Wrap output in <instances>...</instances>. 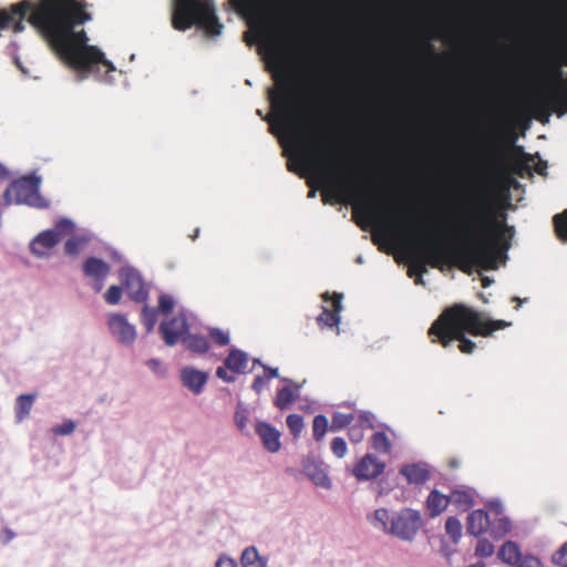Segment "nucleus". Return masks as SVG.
I'll return each mask as SVG.
<instances>
[{
	"label": "nucleus",
	"mask_w": 567,
	"mask_h": 567,
	"mask_svg": "<svg viewBox=\"0 0 567 567\" xmlns=\"http://www.w3.org/2000/svg\"><path fill=\"white\" fill-rule=\"evenodd\" d=\"M342 293L333 292L332 296H330L329 292H326L322 295L323 301H328L331 299L332 302V309H328L326 307L322 308L321 313L317 317V321L319 326L332 328L337 327L340 323V312L342 310Z\"/></svg>",
	"instance_id": "f8f14e48"
},
{
	"label": "nucleus",
	"mask_w": 567,
	"mask_h": 567,
	"mask_svg": "<svg viewBox=\"0 0 567 567\" xmlns=\"http://www.w3.org/2000/svg\"><path fill=\"white\" fill-rule=\"evenodd\" d=\"M159 333L166 346H175L188 331V322L185 315L179 313L159 324Z\"/></svg>",
	"instance_id": "1a4fd4ad"
},
{
	"label": "nucleus",
	"mask_w": 567,
	"mask_h": 567,
	"mask_svg": "<svg viewBox=\"0 0 567 567\" xmlns=\"http://www.w3.org/2000/svg\"><path fill=\"white\" fill-rule=\"evenodd\" d=\"M357 224L362 228V229H365V226L363 225V223L361 220H358Z\"/></svg>",
	"instance_id": "680f3d73"
},
{
	"label": "nucleus",
	"mask_w": 567,
	"mask_h": 567,
	"mask_svg": "<svg viewBox=\"0 0 567 567\" xmlns=\"http://www.w3.org/2000/svg\"><path fill=\"white\" fill-rule=\"evenodd\" d=\"M349 439L353 443H359L363 440V430L361 426H351L348 432Z\"/></svg>",
	"instance_id": "a18cd8bd"
},
{
	"label": "nucleus",
	"mask_w": 567,
	"mask_h": 567,
	"mask_svg": "<svg viewBox=\"0 0 567 567\" xmlns=\"http://www.w3.org/2000/svg\"><path fill=\"white\" fill-rule=\"evenodd\" d=\"M7 169L2 165H0V178L7 177Z\"/></svg>",
	"instance_id": "4d7b16f0"
},
{
	"label": "nucleus",
	"mask_w": 567,
	"mask_h": 567,
	"mask_svg": "<svg viewBox=\"0 0 567 567\" xmlns=\"http://www.w3.org/2000/svg\"><path fill=\"white\" fill-rule=\"evenodd\" d=\"M288 169H289L290 172H296V169L293 168V166H292V164H291V163H289V164H288Z\"/></svg>",
	"instance_id": "052dcab7"
},
{
	"label": "nucleus",
	"mask_w": 567,
	"mask_h": 567,
	"mask_svg": "<svg viewBox=\"0 0 567 567\" xmlns=\"http://www.w3.org/2000/svg\"><path fill=\"white\" fill-rule=\"evenodd\" d=\"M328 429H329V422H328V419L323 414H318L313 417L312 433H313V439L317 442H320L324 437Z\"/></svg>",
	"instance_id": "c85d7f7f"
},
{
	"label": "nucleus",
	"mask_w": 567,
	"mask_h": 567,
	"mask_svg": "<svg viewBox=\"0 0 567 567\" xmlns=\"http://www.w3.org/2000/svg\"><path fill=\"white\" fill-rule=\"evenodd\" d=\"M449 504V495H444L437 489H433L426 498V508L431 517L441 515L446 509Z\"/></svg>",
	"instance_id": "aec40b11"
},
{
	"label": "nucleus",
	"mask_w": 567,
	"mask_h": 567,
	"mask_svg": "<svg viewBox=\"0 0 567 567\" xmlns=\"http://www.w3.org/2000/svg\"><path fill=\"white\" fill-rule=\"evenodd\" d=\"M209 337L214 340V342L218 346H227L229 343V334L228 332L213 328L209 330Z\"/></svg>",
	"instance_id": "4c0bfd02"
},
{
	"label": "nucleus",
	"mask_w": 567,
	"mask_h": 567,
	"mask_svg": "<svg viewBox=\"0 0 567 567\" xmlns=\"http://www.w3.org/2000/svg\"><path fill=\"white\" fill-rule=\"evenodd\" d=\"M384 462L380 461L373 454H365L354 465L352 474L358 481H369L381 475L384 472Z\"/></svg>",
	"instance_id": "9b49d317"
},
{
	"label": "nucleus",
	"mask_w": 567,
	"mask_h": 567,
	"mask_svg": "<svg viewBox=\"0 0 567 567\" xmlns=\"http://www.w3.org/2000/svg\"><path fill=\"white\" fill-rule=\"evenodd\" d=\"M497 556L503 563L515 567L523 558L519 546L512 540H507L502 545Z\"/></svg>",
	"instance_id": "4be33fe9"
},
{
	"label": "nucleus",
	"mask_w": 567,
	"mask_h": 567,
	"mask_svg": "<svg viewBox=\"0 0 567 567\" xmlns=\"http://www.w3.org/2000/svg\"><path fill=\"white\" fill-rule=\"evenodd\" d=\"M275 81L276 87L269 91L275 122L271 124V133H277L278 126L289 135L297 147L300 166L322 184L321 195L324 203L330 199L346 205L364 202V214L370 216L373 207L365 199L363 179L332 165L338 155L334 140L326 132L313 130L298 121L296 81L288 73L276 74Z\"/></svg>",
	"instance_id": "f257e3e1"
},
{
	"label": "nucleus",
	"mask_w": 567,
	"mask_h": 567,
	"mask_svg": "<svg viewBox=\"0 0 567 567\" xmlns=\"http://www.w3.org/2000/svg\"><path fill=\"white\" fill-rule=\"evenodd\" d=\"M174 300L168 295H161L158 298V311L167 315L173 311Z\"/></svg>",
	"instance_id": "a19ab883"
},
{
	"label": "nucleus",
	"mask_w": 567,
	"mask_h": 567,
	"mask_svg": "<svg viewBox=\"0 0 567 567\" xmlns=\"http://www.w3.org/2000/svg\"><path fill=\"white\" fill-rule=\"evenodd\" d=\"M216 567H237V564L231 558L220 557L216 563Z\"/></svg>",
	"instance_id": "8fccbe9b"
},
{
	"label": "nucleus",
	"mask_w": 567,
	"mask_h": 567,
	"mask_svg": "<svg viewBox=\"0 0 567 567\" xmlns=\"http://www.w3.org/2000/svg\"><path fill=\"white\" fill-rule=\"evenodd\" d=\"M445 530L446 534L451 537L452 542L457 544L462 537L461 522L454 516L449 517L445 522Z\"/></svg>",
	"instance_id": "7c9ffc66"
},
{
	"label": "nucleus",
	"mask_w": 567,
	"mask_h": 567,
	"mask_svg": "<svg viewBox=\"0 0 567 567\" xmlns=\"http://www.w3.org/2000/svg\"><path fill=\"white\" fill-rule=\"evenodd\" d=\"M474 496L473 488H455L450 493L449 501L458 512H466L474 505Z\"/></svg>",
	"instance_id": "6ab92c4d"
},
{
	"label": "nucleus",
	"mask_w": 567,
	"mask_h": 567,
	"mask_svg": "<svg viewBox=\"0 0 567 567\" xmlns=\"http://www.w3.org/2000/svg\"><path fill=\"white\" fill-rule=\"evenodd\" d=\"M353 414L336 412L332 415V422L330 429L332 431H340L348 426L353 421Z\"/></svg>",
	"instance_id": "473e14b6"
},
{
	"label": "nucleus",
	"mask_w": 567,
	"mask_h": 567,
	"mask_svg": "<svg viewBox=\"0 0 567 567\" xmlns=\"http://www.w3.org/2000/svg\"><path fill=\"white\" fill-rule=\"evenodd\" d=\"M511 324L509 321L489 319L484 312L466 305L455 303L442 311L427 333L432 342H437L443 348L450 347L453 341H458L460 351L471 354L476 343L468 339L466 333L486 338Z\"/></svg>",
	"instance_id": "7ed1b4c3"
},
{
	"label": "nucleus",
	"mask_w": 567,
	"mask_h": 567,
	"mask_svg": "<svg viewBox=\"0 0 567 567\" xmlns=\"http://www.w3.org/2000/svg\"><path fill=\"white\" fill-rule=\"evenodd\" d=\"M8 539L12 538V534H7Z\"/></svg>",
	"instance_id": "69168bd1"
},
{
	"label": "nucleus",
	"mask_w": 567,
	"mask_h": 567,
	"mask_svg": "<svg viewBox=\"0 0 567 567\" xmlns=\"http://www.w3.org/2000/svg\"><path fill=\"white\" fill-rule=\"evenodd\" d=\"M286 422L293 437H298L301 434L305 426L303 417L299 414H289L287 416Z\"/></svg>",
	"instance_id": "f704fd0d"
},
{
	"label": "nucleus",
	"mask_w": 567,
	"mask_h": 567,
	"mask_svg": "<svg viewBox=\"0 0 567 567\" xmlns=\"http://www.w3.org/2000/svg\"><path fill=\"white\" fill-rule=\"evenodd\" d=\"M120 278L127 295L135 301L146 300L148 291L141 275L133 268H123Z\"/></svg>",
	"instance_id": "9d476101"
},
{
	"label": "nucleus",
	"mask_w": 567,
	"mask_h": 567,
	"mask_svg": "<svg viewBox=\"0 0 567 567\" xmlns=\"http://www.w3.org/2000/svg\"><path fill=\"white\" fill-rule=\"evenodd\" d=\"M75 430V423L71 420L64 421L62 424L55 425L52 429L55 435H69Z\"/></svg>",
	"instance_id": "79ce46f5"
},
{
	"label": "nucleus",
	"mask_w": 567,
	"mask_h": 567,
	"mask_svg": "<svg viewBox=\"0 0 567 567\" xmlns=\"http://www.w3.org/2000/svg\"><path fill=\"white\" fill-rule=\"evenodd\" d=\"M111 271V267L104 260L96 257H89L83 264V272L86 277L94 280L96 292L103 288L104 279Z\"/></svg>",
	"instance_id": "4468645a"
},
{
	"label": "nucleus",
	"mask_w": 567,
	"mask_h": 567,
	"mask_svg": "<svg viewBox=\"0 0 567 567\" xmlns=\"http://www.w3.org/2000/svg\"><path fill=\"white\" fill-rule=\"evenodd\" d=\"M303 470L315 485L330 488L331 481L321 465L317 464L316 462H308L305 464Z\"/></svg>",
	"instance_id": "412c9836"
},
{
	"label": "nucleus",
	"mask_w": 567,
	"mask_h": 567,
	"mask_svg": "<svg viewBox=\"0 0 567 567\" xmlns=\"http://www.w3.org/2000/svg\"><path fill=\"white\" fill-rule=\"evenodd\" d=\"M466 235L475 239L474 244H462L454 247H444L440 244H421V258L413 259L408 270L409 277H415L416 285H423V275L427 271L426 265L443 269L449 265L462 272L471 275L475 268L494 270L497 268L498 248H508L504 243L507 233L513 235V227L499 220L485 196L472 202L462 215Z\"/></svg>",
	"instance_id": "f03ea898"
},
{
	"label": "nucleus",
	"mask_w": 567,
	"mask_h": 567,
	"mask_svg": "<svg viewBox=\"0 0 567 567\" xmlns=\"http://www.w3.org/2000/svg\"><path fill=\"white\" fill-rule=\"evenodd\" d=\"M198 235V229H196V231L194 233V236H192L193 239H195Z\"/></svg>",
	"instance_id": "e2e57ef3"
},
{
	"label": "nucleus",
	"mask_w": 567,
	"mask_h": 567,
	"mask_svg": "<svg viewBox=\"0 0 567 567\" xmlns=\"http://www.w3.org/2000/svg\"><path fill=\"white\" fill-rule=\"evenodd\" d=\"M373 525L380 527L385 534L412 542L421 529L423 519L419 511L409 507L392 515L385 508H378L373 513Z\"/></svg>",
	"instance_id": "39448f33"
},
{
	"label": "nucleus",
	"mask_w": 567,
	"mask_h": 567,
	"mask_svg": "<svg viewBox=\"0 0 567 567\" xmlns=\"http://www.w3.org/2000/svg\"><path fill=\"white\" fill-rule=\"evenodd\" d=\"M449 466L451 468H456L460 466V461L457 458H451L449 460Z\"/></svg>",
	"instance_id": "864d4df0"
},
{
	"label": "nucleus",
	"mask_w": 567,
	"mask_h": 567,
	"mask_svg": "<svg viewBox=\"0 0 567 567\" xmlns=\"http://www.w3.org/2000/svg\"><path fill=\"white\" fill-rule=\"evenodd\" d=\"M186 349L192 352L203 354L209 350V343L207 339L198 334H188L182 339Z\"/></svg>",
	"instance_id": "393cba45"
},
{
	"label": "nucleus",
	"mask_w": 567,
	"mask_h": 567,
	"mask_svg": "<svg viewBox=\"0 0 567 567\" xmlns=\"http://www.w3.org/2000/svg\"><path fill=\"white\" fill-rule=\"evenodd\" d=\"M247 415L244 411H236L235 423L240 431H244L247 425Z\"/></svg>",
	"instance_id": "49530a36"
},
{
	"label": "nucleus",
	"mask_w": 567,
	"mask_h": 567,
	"mask_svg": "<svg viewBox=\"0 0 567 567\" xmlns=\"http://www.w3.org/2000/svg\"><path fill=\"white\" fill-rule=\"evenodd\" d=\"M400 474L405 477L408 483L421 485L430 480V470L424 463H412L401 466Z\"/></svg>",
	"instance_id": "f3484780"
},
{
	"label": "nucleus",
	"mask_w": 567,
	"mask_h": 567,
	"mask_svg": "<svg viewBox=\"0 0 567 567\" xmlns=\"http://www.w3.org/2000/svg\"><path fill=\"white\" fill-rule=\"evenodd\" d=\"M511 527L512 525L507 517L497 515L494 519L491 518L488 532L494 539H499L511 530Z\"/></svg>",
	"instance_id": "a878e982"
},
{
	"label": "nucleus",
	"mask_w": 567,
	"mask_h": 567,
	"mask_svg": "<svg viewBox=\"0 0 567 567\" xmlns=\"http://www.w3.org/2000/svg\"><path fill=\"white\" fill-rule=\"evenodd\" d=\"M524 301H527V299L522 300V299H520V298H518V297H514V298L512 299V302H517L516 309H517V308H518V307H519Z\"/></svg>",
	"instance_id": "6e6d98bb"
},
{
	"label": "nucleus",
	"mask_w": 567,
	"mask_h": 567,
	"mask_svg": "<svg viewBox=\"0 0 567 567\" xmlns=\"http://www.w3.org/2000/svg\"><path fill=\"white\" fill-rule=\"evenodd\" d=\"M489 525V515L483 509H476L467 516L466 530L470 535L478 537L488 532Z\"/></svg>",
	"instance_id": "dca6fc26"
},
{
	"label": "nucleus",
	"mask_w": 567,
	"mask_h": 567,
	"mask_svg": "<svg viewBox=\"0 0 567 567\" xmlns=\"http://www.w3.org/2000/svg\"><path fill=\"white\" fill-rule=\"evenodd\" d=\"M183 384L198 394L203 391L204 385L207 382V373L196 370L194 368H184L181 372Z\"/></svg>",
	"instance_id": "a211bd4d"
},
{
	"label": "nucleus",
	"mask_w": 567,
	"mask_h": 567,
	"mask_svg": "<svg viewBox=\"0 0 567 567\" xmlns=\"http://www.w3.org/2000/svg\"><path fill=\"white\" fill-rule=\"evenodd\" d=\"M74 224L66 218L55 223L54 229L40 233L30 244V249L38 257H48L51 250L59 244L61 237L72 234Z\"/></svg>",
	"instance_id": "0eeeda50"
},
{
	"label": "nucleus",
	"mask_w": 567,
	"mask_h": 567,
	"mask_svg": "<svg viewBox=\"0 0 567 567\" xmlns=\"http://www.w3.org/2000/svg\"><path fill=\"white\" fill-rule=\"evenodd\" d=\"M227 368L226 367H218L217 370H216V375L224 380L225 382H234L235 381V378L229 375L227 373Z\"/></svg>",
	"instance_id": "09e8293b"
},
{
	"label": "nucleus",
	"mask_w": 567,
	"mask_h": 567,
	"mask_svg": "<svg viewBox=\"0 0 567 567\" xmlns=\"http://www.w3.org/2000/svg\"><path fill=\"white\" fill-rule=\"evenodd\" d=\"M549 118V113H546L545 118H539L543 123L547 122Z\"/></svg>",
	"instance_id": "bf43d9fd"
},
{
	"label": "nucleus",
	"mask_w": 567,
	"mask_h": 567,
	"mask_svg": "<svg viewBox=\"0 0 567 567\" xmlns=\"http://www.w3.org/2000/svg\"><path fill=\"white\" fill-rule=\"evenodd\" d=\"M172 25L178 31L196 25L212 37L219 35L223 30L214 0H174Z\"/></svg>",
	"instance_id": "20e7f679"
},
{
	"label": "nucleus",
	"mask_w": 567,
	"mask_h": 567,
	"mask_svg": "<svg viewBox=\"0 0 567 567\" xmlns=\"http://www.w3.org/2000/svg\"><path fill=\"white\" fill-rule=\"evenodd\" d=\"M295 400L293 392L290 388L284 386L278 390L275 404L278 409L285 410L287 409Z\"/></svg>",
	"instance_id": "2f4dec72"
},
{
	"label": "nucleus",
	"mask_w": 567,
	"mask_h": 567,
	"mask_svg": "<svg viewBox=\"0 0 567 567\" xmlns=\"http://www.w3.org/2000/svg\"><path fill=\"white\" fill-rule=\"evenodd\" d=\"M371 446L379 453L389 454L392 450L391 441L383 431H378L371 436Z\"/></svg>",
	"instance_id": "bb28decb"
},
{
	"label": "nucleus",
	"mask_w": 567,
	"mask_h": 567,
	"mask_svg": "<svg viewBox=\"0 0 567 567\" xmlns=\"http://www.w3.org/2000/svg\"><path fill=\"white\" fill-rule=\"evenodd\" d=\"M141 320L147 332H151L157 321V311L144 306L141 312Z\"/></svg>",
	"instance_id": "72a5a7b5"
},
{
	"label": "nucleus",
	"mask_w": 567,
	"mask_h": 567,
	"mask_svg": "<svg viewBox=\"0 0 567 567\" xmlns=\"http://www.w3.org/2000/svg\"><path fill=\"white\" fill-rule=\"evenodd\" d=\"M549 73L551 79L558 83V89L544 95L540 102L558 116H561L567 112V92L564 89L566 82L559 64L550 65Z\"/></svg>",
	"instance_id": "6e6552de"
},
{
	"label": "nucleus",
	"mask_w": 567,
	"mask_h": 567,
	"mask_svg": "<svg viewBox=\"0 0 567 567\" xmlns=\"http://www.w3.org/2000/svg\"><path fill=\"white\" fill-rule=\"evenodd\" d=\"M87 243L84 237H72L66 240L64 251L69 256H75L80 252L82 247Z\"/></svg>",
	"instance_id": "c9c22d12"
},
{
	"label": "nucleus",
	"mask_w": 567,
	"mask_h": 567,
	"mask_svg": "<svg viewBox=\"0 0 567 567\" xmlns=\"http://www.w3.org/2000/svg\"><path fill=\"white\" fill-rule=\"evenodd\" d=\"M8 539L12 538V534H7Z\"/></svg>",
	"instance_id": "0e129e2a"
},
{
	"label": "nucleus",
	"mask_w": 567,
	"mask_h": 567,
	"mask_svg": "<svg viewBox=\"0 0 567 567\" xmlns=\"http://www.w3.org/2000/svg\"><path fill=\"white\" fill-rule=\"evenodd\" d=\"M516 567H544V566L537 557H535L533 555H526L519 560V563L516 565Z\"/></svg>",
	"instance_id": "c03bdc74"
},
{
	"label": "nucleus",
	"mask_w": 567,
	"mask_h": 567,
	"mask_svg": "<svg viewBox=\"0 0 567 567\" xmlns=\"http://www.w3.org/2000/svg\"><path fill=\"white\" fill-rule=\"evenodd\" d=\"M111 333L123 344H131L136 338L135 327L123 315L113 313L109 318Z\"/></svg>",
	"instance_id": "ddd939ff"
},
{
	"label": "nucleus",
	"mask_w": 567,
	"mask_h": 567,
	"mask_svg": "<svg viewBox=\"0 0 567 567\" xmlns=\"http://www.w3.org/2000/svg\"><path fill=\"white\" fill-rule=\"evenodd\" d=\"M553 561L560 567H567V542L553 555Z\"/></svg>",
	"instance_id": "37998d69"
},
{
	"label": "nucleus",
	"mask_w": 567,
	"mask_h": 567,
	"mask_svg": "<svg viewBox=\"0 0 567 567\" xmlns=\"http://www.w3.org/2000/svg\"><path fill=\"white\" fill-rule=\"evenodd\" d=\"M270 49H271L272 54H274L276 58H278L279 55H278L277 48H276L274 44H271Z\"/></svg>",
	"instance_id": "13d9d810"
},
{
	"label": "nucleus",
	"mask_w": 567,
	"mask_h": 567,
	"mask_svg": "<svg viewBox=\"0 0 567 567\" xmlns=\"http://www.w3.org/2000/svg\"><path fill=\"white\" fill-rule=\"evenodd\" d=\"M224 364L228 370L235 373H243L248 364V355L241 350L231 349L224 360Z\"/></svg>",
	"instance_id": "5701e85b"
},
{
	"label": "nucleus",
	"mask_w": 567,
	"mask_h": 567,
	"mask_svg": "<svg viewBox=\"0 0 567 567\" xmlns=\"http://www.w3.org/2000/svg\"><path fill=\"white\" fill-rule=\"evenodd\" d=\"M255 430L268 452L276 453L280 450V432L275 426L267 422H257Z\"/></svg>",
	"instance_id": "2eb2a0df"
},
{
	"label": "nucleus",
	"mask_w": 567,
	"mask_h": 567,
	"mask_svg": "<svg viewBox=\"0 0 567 567\" xmlns=\"http://www.w3.org/2000/svg\"><path fill=\"white\" fill-rule=\"evenodd\" d=\"M147 365L155 372V373H162L163 372V365L162 362L157 359H152L147 361Z\"/></svg>",
	"instance_id": "3c124183"
},
{
	"label": "nucleus",
	"mask_w": 567,
	"mask_h": 567,
	"mask_svg": "<svg viewBox=\"0 0 567 567\" xmlns=\"http://www.w3.org/2000/svg\"><path fill=\"white\" fill-rule=\"evenodd\" d=\"M331 451L337 457H343L348 451L346 441L342 437H334L331 442Z\"/></svg>",
	"instance_id": "ea45409f"
},
{
	"label": "nucleus",
	"mask_w": 567,
	"mask_h": 567,
	"mask_svg": "<svg viewBox=\"0 0 567 567\" xmlns=\"http://www.w3.org/2000/svg\"><path fill=\"white\" fill-rule=\"evenodd\" d=\"M37 399L35 393L21 394L16 400V419L20 423L30 415L33 403Z\"/></svg>",
	"instance_id": "b1692460"
},
{
	"label": "nucleus",
	"mask_w": 567,
	"mask_h": 567,
	"mask_svg": "<svg viewBox=\"0 0 567 567\" xmlns=\"http://www.w3.org/2000/svg\"><path fill=\"white\" fill-rule=\"evenodd\" d=\"M494 545L486 538L477 542L475 555L481 558L491 557L494 554Z\"/></svg>",
	"instance_id": "e433bc0d"
},
{
	"label": "nucleus",
	"mask_w": 567,
	"mask_h": 567,
	"mask_svg": "<svg viewBox=\"0 0 567 567\" xmlns=\"http://www.w3.org/2000/svg\"><path fill=\"white\" fill-rule=\"evenodd\" d=\"M3 199L6 205L16 203L39 208L48 206L45 200L39 195V179L35 177H23L12 182L6 189Z\"/></svg>",
	"instance_id": "423d86ee"
},
{
	"label": "nucleus",
	"mask_w": 567,
	"mask_h": 567,
	"mask_svg": "<svg viewBox=\"0 0 567 567\" xmlns=\"http://www.w3.org/2000/svg\"><path fill=\"white\" fill-rule=\"evenodd\" d=\"M264 377L269 381L274 378L278 377V369L276 368H265Z\"/></svg>",
	"instance_id": "603ef678"
},
{
	"label": "nucleus",
	"mask_w": 567,
	"mask_h": 567,
	"mask_svg": "<svg viewBox=\"0 0 567 567\" xmlns=\"http://www.w3.org/2000/svg\"><path fill=\"white\" fill-rule=\"evenodd\" d=\"M240 560L243 567H266V561L259 556L255 547L246 548Z\"/></svg>",
	"instance_id": "cd10ccee"
},
{
	"label": "nucleus",
	"mask_w": 567,
	"mask_h": 567,
	"mask_svg": "<svg viewBox=\"0 0 567 567\" xmlns=\"http://www.w3.org/2000/svg\"><path fill=\"white\" fill-rule=\"evenodd\" d=\"M553 224L557 237L567 241V209L560 214H556L553 218Z\"/></svg>",
	"instance_id": "c756f323"
},
{
	"label": "nucleus",
	"mask_w": 567,
	"mask_h": 567,
	"mask_svg": "<svg viewBox=\"0 0 567 567\" xmlns=\"http://www.w3.org/2000/svg\"><path fill=\"white\" fill-rule=\"evenodd\" d=\"M424 48H425V50H426L427 52H430V53H434V47L431 44V42H430V41H425V42H424Z\"/></svg>",
	"instance_id": "5fc2aeb1"
},
{
	"label": "nucleus",
	"mask_w": 567,
	"mask_h": 567,
	"mask_svg": "<svg viewBox=\"0 0 567 567\" xmlns=\"http://www.w3.org/2000/svg\"><path fill=\"white\" fill-rule=\"evenodd\" d=\"M268 380L262 375H258L255 378L252 384H251V388L254 391H256L257 393L261 392L262 389L266 386Z\"/></svg>",
	"instance_id": "de8ad7c7"
},
{
	"label": "nucleus",
	"mask_w": 567,
	"mask_h": 567,
	"mask_svg": "<svg viewBox=\"0 0 567 567\" xmlns=\"http://www.w3.org/2000/svg\"><path fill=\"white\" fill-rule=\"evenodd\" d=\"M122 297V288L120 286H111L105 295L104 299L109 305H116L120 302Z\"/></svg>",
	"instance_id": "58836bf2"
}]
</instances>
